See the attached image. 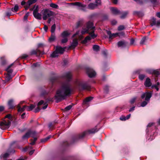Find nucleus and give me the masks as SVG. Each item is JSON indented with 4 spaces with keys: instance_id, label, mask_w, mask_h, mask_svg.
Returning <instances> with one entry per match:
<instances>
[{
    "instance_id": "nucleus-45",
    "label": "nucleus",
    "mask_w": 160,
    "mask_h": 160,
    "mask_svg": "<svg viewBox=\"0 0 160 160\" xmlns=\"http://www.w3.org/2000/svg\"><path fill=\"white\" fill-rule=\"evenodd\" d=\"M136 99H137V97H134L133 98H132V99H131L130 101L131 104H132L134 102H135Z\"/></svg>"
},
{
    "instance_id": "nucleus-37",
    "label": "nucleus",
    "mask_w": 160,
    "mask_h": 160,
    "mask_svg": "<svg viewBox=\"0 0 160 160\" xmlns=\"http://www.w3.org/2000/svg\"><path fill=\"white\" fill-rule=\"evenodd\" d=\"M18 9V7L17 5H15L14 8H12V11L13 12H17Z\"/></svg>"
},
{
    "instance_id": "nucleus-33",
    "label": "nucleus",
    "mask_w": 160,
    "mask_h": 160,
    "mask_svg": "<svg viewBox=\"0 0 160 160\" xmlns=\"http://www.w3.org/2000/svg\"><path fill=\"white\" fill-rule=\"evenodd\" d=\"M93 49L94 51L97 52L99 50V47L97 45H94L93 46Z\"/></svg>"
},
{
    "instance_id": "nucleus-17",
    "label": "nucleus",
    "mask_w": 160,
    "mask_h": 160,
    "mask_svg": "<svg viewBox=\"0 0 160 160\" xmlns=\"http://www.w3.org/2000/svg\"><path fill=\"white\" fill-rule=\"evenodd\" d=\"M111 11L114 15H118L121 14V12L116 8H112L110 9Z\"/></svg>"
},
{
    "instance_id": "nucleus-4",
    "label": "nucleus",
    "mask_w": 160,
    "mask_h": 160,
    "mask_svg": "<svg viewBox=\"0 0 160 160\" xmlns=\"http://www.w3.org/2000/svg\"><path fill=\"white\" fill-rule=\"evenodd\" d=\"M75 84L77 88L80 90H90V86L87 82L80 80H77L75 82Z\"/></svg>"
},
{
    "instance_id": "nucleus-27",
    "label": "nucleus",
    "mask_w": 160,
    "mask_h": 160,
    "mask_svg": "<svg viewBox=\"0 0 160 160\" xmlns=\"http://www.w3.org/2000/svg\"><path fill=\"white\" fill-rule=\"evenodd\" d=\"M38 52H40V51L38 49H37L36 50H32L30 53L31 55H36L37 54Z\"/></svg>"
},
{
    "instance_id": "nucleus-25",
    "label": "nucleus",
    "mask_w": 160,
    "mask_h": 160,
    "mask_svg": "<svg viewBox=\"0 0 160 160\" xmlns=\"http://www.w3.org/2000/svg\"><path fill=\"white\" fill-rule=\"evenodd\" d=\"M93 98L92 97H88L86 98L83 101V104H86L87 102L91 101Z\"/></svg>"
},
{
    "instance_id": "nucleus-5",
    "label": "nucleus",
    "mask_w": 160,
    "mask_h": 160,
    "mask_svg": "<svg viewBox=\"0 0 160 160\" xmlns=\"http://www.w3.org/2000/svg\"><path fill=\"white\" fill-rule=\"evenodd\" d=\"M152 93L151 92H146L143 93L142 94L141 98L142 99L145 98V101L141 103V107H144L147 105L148 102H149L150 100V98L152 96Z\"/></svg>"
},
{
    "instance_id": "nucleus-36",
    "label": "nucleus",
    "mask_w": 160,
    "mask_h": 160,
    "mask_svg": "<svg viewBox=\"0 0 160 160\" xmlns=\"http://www.w3.org/2000/svg\"><path fill=\"white\" fill-rule=\"evenodd\" d=\"M153 70L154 69H152L148 68L146 70V72L149 74H152Z\"/></svg>"
},
{
    "instance_id": "nucleus-52",
    "label": "nucleus",
    "mask_w": 160,
    "mask_h": 160,
    "mask_svg": "<svg viewBox=\"0 0 160 160\" xmlns=\"http://www.w3.org/2000/svg\"><path fill=\"white\" fill-rule=\"evenodd\" d=\"M120 119L121 121H125L126 120V118L125 116H122L120 118Z\"/></svg>"
},
{
    "instance_id": "nucleus-38",
    "label": "nucleus",
    "mask_w": 160,
    "mask_h": 160,
    "mask_svg": "<svg viewBox=\"0 0 160 160\" xmlns=\"http://www.w3.org/2000/svg\"><path fill=\"white\" fill-rule=\"evenodd\" d=\"M51 137V136H49L47 137V138H45L44 139H42L41 140V142H45L47 141H48V139H49Z\"/></svg>"
},
{
    "instance_id": "nucleus-32",
    "label": "nucleus",
    "mask_w": 160,
    "mask_h": 160,
    "mask_svg": "<svg viewBox=\"0 0 160 160\" xmlns=\"http://www.w3.org/2000/svg\"><path fill=\"white\" fill-rule=\"evenodd\" d=\"M128 14V12H123V13H121V12L120 14H122V15L121 16L120 18L122 19H123L125 18L127 15Z\"/></svg>"
},
{
    "instance_id": "nucleus-7",
    "label": "nucleus",
    "mask_w": 160,
    "mask_h": 160,
    "mask_svg": "<svg viewBox=\"0 0 160 160\" xmlns=\"http://www.w3.org/2000/svg\"><path fill=\"white\" fill-rule=\"evenodd\" d=\"M42 14L43 16V19L44 20H46L48 18L53 15V12L48 9H45L42 11Z\"/></svg>"
},
{
    "instance_id": "nucleus-23",
    "label": "nucleus",
    "mask_w": 160,
    "mask_h": 160,
    "mask_svg": "<svg viewBox=\"0 0 160 160\" xmlns=\"http://www.w3.org/2000/svg\"><path fill=\"white\" fill-rule=\"evenodd\" d=\"M70 33L67 31H64L61 34V36L62 38H67V37L69 35Z\"/></svg>"
},
{
    "instance_id": "nucleus-6",
    "label": "nucleus",
    "mask_w": 160,
    "mask_h": 160,
    "mask_svg": "<svg viewBox=\"0 0 160 160\" xmlns=\"http://www.w3.org/2000/svg\"><path fill=\"white\" fill-rule=\"evenodd\" d=\"M98 130L97 129L96 127H95L94 128L92 129L89 130L88 131H85L81 134L79 135L78 136V138H81L83 137L86 135L88 133L89 134H93L97 132Z\"/></svg>"
},
{
    "instance_id": "nucleus-22",
    "label": "nucleus",
    "mask_w": 160,
    "mask_h": 160,
    "mask_svg": "<svg viewBox=\"0 0 160 160\" xmlns=\"http://www.w3.org/2000/svg\"><path fill=\"white\" fill-rule=\"evenodd\" d=\"M97 4L91 3L88 5V8L90 9H93L97 7Z\"/></svg>"
},
{
    "instance_id": "nucleus-56",
    "label": "nucleus",
    "mask_w": 160,
    "mask_h": 160,
    "mask_svg": "<svg viewBox=\"0 0 160 160\" xmlns=\"http://www.w3.org/2000/svg\"><path fill=\"white\" fill-rule=\"evenodd\" d=\"M40 110V108L39 107H37L34 110V112H38Z\"/></svg>"
},
{
    "instance_id": "nucleus-54",
    "label": "nucleus",
    "mask_w": 160,
    "mask_h": 160,
    "mask_svg": "<svg viewBox=\"0 0 160 160\" xmlns=\"http://www.w3.org/2000/svg\"><path fill=\"white\" fill-rule=\"evenodd\" d=\"M82 24V22L80 21H79L78 22L76 26V28H78Z\"/></svg>"
},
{
    "instance_id": "nucleus-48",
    "label": "nucleus",
    "mask_w": 160,
    "mask_h": 160,
    "mask_svg": "<svg viewBox=\"0 0 160 160\" xmlns=\"http://www.w3.org/2000/svg\"><path fill=\"white\" fill-rule=\"evenodd\" d=\"M29 12H28L24 16V19L25 20H27V18L29 15Z\"/></svg>"
},
{
    "instance_id": "nucleus-47",
    "label": "nucleus",
    "mask_w": 160,
    "mask_h": 160,
    "mask_svg": "<svg viewBox=\"0 0 160 160\" xmlns=\"http://www.w3.org/2000/svg\"><path fill=\"white\" fill-rule=\"evenodd\" d=\"M38 6H37L33 10V14L37 13H38Z\"/></svg>"
},
{
    "instance_id": "nucleus-39",
    "label": "nucleus",
    "mask_w": 160,
    "mask_h": 160,
    "mask_svg": "<svg viewBox=\"0 0 160 160\" xmlns=\"http://www.w3.org/2000/svg\"><path fill=\"white\" fill-rule=\"evenodd\" d=\"M56 28V25L55 24H54L52 26L51 28V32L52 33H54L55 32Z\"/></svg>"
},
{
    "instance_id": "nucleus-13",
    "label": "nucleus",
    "mask_w": 160,
    "mask_h": 160,
    "mask_svg": "<svg viewBox=\"0 0 160 160\" xmlns=\"http://www.w3.org/2000/svg\"><path fill=\"white\" fill-rule=\"evenodd\" d=\"M151 20L152 22L151 25L152 26L155 25L158 27L160 26V20H158L156 22V19L154 18H152Z\"/></svg>"
},
{
    "instance_id": "nucleus-21",
    "label": "nucleus",
    "mask_w": 160,
    "mask_h": 160,
    "mask_svg": "<svg viewBox=\"0 0 160 160\" xmlns=\"http://www.w3.org/2000/svg\"><path fill=\"white\" fill-rule=\"evenodd\" d=\"M13 63H12L9 65L6 69V71L8 73L7 74H11L13 70L12 69H10L11 67L13 65Z\"/></svg>"
},
{
    "instance_id": "nucleus-62",
    "label": "nucleus",
    "mask_w": 160,
    "mask_h": 160,
    "mask_svg": "<svg viewBox=\"0 0 160 160\" xmlns=\"http://www.w3.org/2000/svg\"><path fill=\"white\" fill-rule=\"evenodd\" d=\"M117 21L115 20H112L111 22L112 24L113 25L116 24L117 23Z\"/></svg>"
},
{
    "instance_id": "nucleus-64",
    "label": "nucleus",
    "mask_w": 160,
    "mask_h": 160,
    "mask_svg": "<svg viewBox=\"0 0 160 160\" xmlns=\"http://www.w3.org/2000/svg\"><path fill=\"white\" fill-rule=\"evenodd\" d=\"M25 8V9L26 10H28L30 6H28V5H27V4H26L25 6H24Z\"/></svg>"
},
{
    "instance_id": "nucleus-29",
    "label": "nucleus",
    "mask_w": 160,
    "mask_h": 160,
    "mask_svg": "<svg viewBox=\"0 0 160 160\" xmlns=\"http://www.w3.org/2000/svg\"><path fill=\"white\" fill-rule=\"evenodd\" d=\"M133 14L135 15H137L139 17H141L143 15V13L142 12L136 11L133 12Z\"/></svg>"
},
{
    "instance_id": "nucleus-34",
    "label": "nucleus",
    "mask_w": 160,
    "mask_h": 160,
    "mask_svg": "<svg viewBox=\"0 0 160 160\" xmlns=\"http://www.w3.org/2000/svg\"><path fill=\"white\" fill-rule=\"evenodd\" d=\"M56 37L54 34H52L51 37L49 38V40L50 42L53 41L55 39Z\"/></svg>"
},
{
    "instance_id": "nucleus-9",
    "label": "nucleus",
    "mask_w": 160,
    "mask_h": 160,
    "mask_svg": "<svg viewBox=\"0 0 160 160\" xmlns=\"http://www.w3.org/2000/svg\"><path fill=\"white\" fill-rule=\"evenodd\" d=\"M106 31L107 34L109 36V38L110 39L115 37L117 36H123L124 34V33L123 32L120 33H116L112 34L111 32L109 31L106 30Z\"/></svg>"
},
{
    "instance_id": "nucleus-19",
    "label": "nucleus",
    "mask_w": 160,
    "mask_h": 160,
    "mask_svg": "<svg viewBox=\"0 0 160 160\" xmlns=\"http://www.w3.org/2000/svg\"><path fill=\"white\" fill-rule=\"evenodd\" d=\"M78 44V40L77 39H73L72 42L71 44V47L73 48H74Z\"/></svg>"
},
{
    "instance_id": "nucleus-12",
    "label": "nucleus",
    "mask_w": 160,
    "mask_h": 160,
    "mask_svg": "<svg viewBox=\"0 0 160 160\" xmlns=\"http://www.w3.org/2000/svg\"><path fill=\"white\" fill-rule=\"evenodd\" d=\"M72 76V74L71 72H68L65 73L63 74V77L67 81H69L71 79Z\"/></svg>"
},
{
    "instance_id": "nucleus-1",
    "label": "nucleus",
    "mask_w": 160,
    "mask_h": 160,
    "mask_svg": "<svg viewBox=\"0 0 160 160\" xmlns=\"http://www.w3.org/2000/svg\"><path fill=\"white\" fill-rule=\"evenodd\" d=\"M72 91L71 85L69 82L63 84L57 90L55 96L57 102L63 100L67 96H69Z\"/></svg>"
},
{
    "instance_id": "nucleus-51",
    "label": "nucleus",
    "mask_w": 160,
    "mask_h": 160,
    "mask_svg": "<svg viewBox=\"0 0 160 160\" xmlns=\"http://www.w3.org/2000/svg\"><path fill=\"white\" fill-rule=\"evenodd\" d=\"M37 140V138H34V140L33 141H32L30 143V144L31 145H34L35 143V142Z\"/></svg>"
},
{
    "instance_id": "nucleus-44",
    "label": "nucleus",
    "mask_w": 160,
    "mask_h": 160,
    "mask_svg": "<svg viewBox=\"0 0 160 160\" xmlns=\"http://www.w3.org/2000/svg\"><path fill=\"white\" fill-rule=\"evenodd\" d=\"M145 77V75L144 74H140L139 75V77L140 80H142Z\"/></svg>"
},
{
    "instance_id": "nucleus-50",
    "label": "nucleus",
    "mask_w": 160,
    "mask_h": 160,
    "mask_svg": "<svg viewBox=\"0 0 160 160\" xmlns=\"http://www.w3.org/2000/svg\"><path fill=\"white\" fill-rule=\"evenodd\" d=\"M9 155V154L8 153H6L3 155H2V156L3 158H6L8 157Z\"/></svg>"
},
{
    "instance_id": "nucleus-14",
    "label": "nucleus",
    "mask_w": 160,
    "mask_h": 160,
    "mask_svg": "<svg viewBox=\"0 0 160 160\" xmlns=\"http://www.w3.org/2000/svg\"><path fill=\"white\" fill-rule=\"evenodd\" d=\"M144 85L146 87H152V83L150 79L149 78H147L144 82Z\"/></svg>"
},
{
    "instance_id": "nucleus-3",
    "label": "nucleus",
    "mask_w": 160,
    "mask_h": 160,
    "mask_svg": "<svg viewBox=\"0 0 160 160\" xmlns=\"http://www.w3.org/2000/svg\"><path fill=\"white\" fill-rule=\"evenodd\" d=\"M12 117L10 114L7 115L4 119L0 122V128L2 130H5L9 128L10 125Z\"/></svg>"
},
{
    "instance_id": "nucleus-30",
    "label": "nucleus",
    "mask_w": 160,
    "mask_h": 160,
    "mask_svg": "<svg viewBox=\"0 0 160 160\" xmlns=\"http://www.w3.org/2000/svg\"><path fill=\"white\" fill-rule=\"evenodd\" d=\"M37 0H29L26 3L28 6H30L32 4L35 3Z\"/></svg>"
},
{
    "instance_id": "nucleus-55",
    "label": "nucleus",
    "mask_w": 160,
    "mask_h": 160,
    "mask_svg": "<svg viewBox=\"0 0 160 160\" xmlns=\"http://www.w3.org/2000/svg\"><path fill=\"white\" fill-rule=\"evenodd\" d=\"M102 54L105 57H106L107 54V51L106 50H104L102 52Z\"/></svg>"
},
{
    "instance_id": "nucleus-10",
    "label": "nucleus",
    "mask_w": 160,
    "mask_h": 160,
    "mask_svg": "<svg viewBox=\"0 0 160 160\" xmlns=\"http://www.w3.org/2000/svg\"><path fill=\"white\" fill-rule=\"evenodd\" d=\"M73 4L77 7L78 9L84 11H86V5L83 4L82 3L78 2H76L73 3Z\"/></svg>"
},
{
    "instance_id": "nucleus-43",
    "label": "nucleus",
    "mask_w": 160,
    "mask_h": 160,
    "mask_svg": "<svg viewBox=\"0 0 160 160\" xmlns=\"http://www.w3.org/2000/svg\"><path fill=\"white\" fill-rule=\"evenodd\" d=\"M125 29V27L123 25H120L118 28V31H121L124 30Z\"/></svg>"
},
{
    "instance_id": "nucleus-46",
    "label": "nucleus",
    "mask_w": 160,
    "mask_h": 160,
    "mask_svg": "<svg viewBox=\"0 0 160 160\" xmlns=\"http://www.w3.org/2000/svg\"><path fill=\"white\" fill-rule=\"evenodd\" d=\"M146 40V37H144L142 38L140 42V44H143L144 43V42H145Z\"/></svg>"
},
{
    "instance_id": "nucleus-60",
    "label": "nucleus",
    "mask_w": 160,
    "mask_h": 160,
    "mask_svg": "<svg viewBox=\"0 0 160 160\" xmlns=\"http://www.w3.org/2000/svg\"><path fill=\"white\" fill-rule=\"evenodd\" d=\"M104 89L106 92H107L108 91V86H105L104 88Z\"/></svg>"
},
{
    "instance_id": "nucleus-35",
    "label": "nucleus",
    "mask_w": 160,
    "mask_h": 160,
    "mask_svg": "<svg viewBox=\"0 0 160 160\" xmlns=\"http://www.w3.org/2000/svg\"><path fill=\"white\" fill-rule=\"evenodd\" d=\"M12 78L10 74H7L5 77V80L7 81H8Z\"/></svg>"
},
{
    "instance_id": "nucleus-40",
    "label": "nucleus",
    "mask_w": 160,
    "mask_h": 160,
    "mask_svg": "<svg viewBox=\"0 0 160 160\" xmlns=\"http://www.w3.org/2000/svg\"><path fill=\"white\" fill-rule=\"evenodd\" d=\"M150 1L154 6L158 4V2L157 0H150Z\"/></svg>"
},
{
    "instance_id": "nucleus-20",
    "label": "nucleus",
    "mask_w": 160,
    "mask_h": 160,
    "mask_svg": "<svg viewBox=\"0 0 160 160\" xmlns=\"http://www.w3.org/2000/svg\"><path fill=\"white\" fill-rule=\"evenodd\" d=\"M17 108H18V112H22L25 109L26 110L27 106L25 105L22 108H21L20 104H18L17 106Z\"/></svg>"
},
{
    "instance_id": "nucleus-42",
    "label": "nucleus",
    "mask_w": 160,
    "mask_h": 160,
    "mask_svg": "<svg viewBox=\"0 0 160 160\" xmlns=\"http://www.w3.org/2000/svg\"><path fill=\"white\" fill-rule=\"evenodd\" d=\"M50 6L54 8H57L58 7V6L57 5L53 3H51L50 4Z\"/></svg>"
},
{
    "instance_id": "nucleus-63",
    "label": "nucleus",
    "mask_w": 160,
    "mask_h": 160,
    "mask_svg": "<svg viewBox=\"0 0 160 160\" xmlns=\"http://www.w3.org/2000/svg\"><path fill=\"white\" fill-rule=\"evenodd\" d=\"M135 108V107L134 106L131 108L129 110V112H130L133 111L134 110Z\"/></svg>"
},
{
    "instance_id": "nucleus-41",
    "label": "nucleus",
    "mask_w": 160,
    "mask_h": 160,
    "mask_svg": "<svg viewBox=\"0 0 160 160\" xmlns=\"http://www.w3.org/2000/svg\"><path fill=\"white\" fill-rule=\"evenodd\" d=\"M63 38L62 39L61 42L62 43H64L67 42L68 41V39L67 38Z\"/></svg>"
},
{
    "instance_id": "nucleus-58",
    "label": "nucleus",
    "mask_w": 160,
    "mask_h": 160,
    "mask_svg": "<svg viewBox=\"0 0 160 160\" xmlns=\"http://www.w3.org/2000/svg\"><path fill=\"white\" fill-rule=\"evenodd\" d=\"M152 85H155L156 86V87H160V83L159 82H156V84H153Z\"/></svg>"
},
{
    "instance_id": "nucleus-61",
    "label": "nucleus",
    "mask_w": 160,
    "mask_h": 160,
    "mask_svg": "<svg viewBox=\"0 0 160 160\" xmlns=\"http://www.w3.org/2000/svg\"><path fill=\"white\" fill-rule=\"evenodd\" d=\"M137 2V3L139 4H142V1H140V0H133Z\"/></svg>"
},
{
    "instance_id": "nucleus-15",
    "label": "nucleus",
    "mask_w": 160,
    "mask_h": 160,
    "mask_svg": "<svg viewBox=\"0 0 160 160\" xmlns=\"http://www.w3.org/2000/svg\"><path fill=\"white\" fill-rule=\"evenodd\" d=\"M66 48L65 47L62 48L61 46H57L56 48V51H57L58 54H62L65 51Z\"/></svg>"
},
{
    "instance_id": "nucleus-2",
    "label": "nucleus",
    "mask_w": 160,
    "mask_h": 160,
    "mask_svg": "<svg viewBox=\"0 0 160 160\" xmlns=\"http://www.w3.org/2000/svg\"><path fill=\"white\" fill-rule=\"evenodd\" d=\"M95 27L93 26V23L91 22H88L85 26L82 28L81 31L82 34L85 33H88L89 35L86 37L82 41L83 43H86L88 41L92 39H94L97 37V35L94 33Z\"/></svg>"
},
{
    "instance_id": "nucleus-49",
    "label": "nucleus",
    "mask_w": 160,
    "mask_h": 160,
    "mask_svg": "<svg viewBox=\"0 0 160 160\" xmlns=\"http://www.w3.org/2000/svg\"><path fill=\"white\" fill-rule=\"evenodd\" d=\"M72 106L71 105H69L68 106H67V107H66L65 108V110L66 111H68V110H70L71 108H72Z\"/></svg>"
},
{
    "instance_id": "nucleus-8",
    "label": "nucleus",
    "mask_w": 160,
    "mask_h": 160,
    "mask_svg": "<svg viewBox=\"0 0 160 160\" xmlns=\"http://www.w3.org/2000/svg\"><path fill=\"white\" fill-rule=\"evenodd\" d=\"M36 135L37 133L35 131L29 130L22 137V138L23 139H26L28 138L30 136L34 138H35V137L36 136Z\"/></svg>"
},
{
    "instance_id": "nucleus-31",
    "label": "nucleus",
    "mask_w": 160,
    "mask_h": 160,
    "mask_svg": "<svg viewBox=\"0 0 160 160\" xmlns=\"http://www.w3.org/2000/svg\"><path fill=\"white\" fill-rule=\"evenodd\" d=\"M152 74L154 75L155 77H158L160 74L159 72L157 70H154Z\"/></svg>"
},
{
    "instance_id": "nucleus-28",
    "label": "nucleus",
    "mask_w": 160,
    "mask_h": 160,
    "mask_svg": "<svg viewBox=\"0 0 160 160\" xmlns=\"http://www.w3.org/2000/svg\"><path fill=\"white\" fill-rule=\"evenodd\" d=\"M36 106L31 104L30 106H27L26 110L28 111H31Z\"/></svg>"
},
{
    "instance_id": "nucleus-24",
    "label": "nucleus",
    "mask_w": 160,
    "mask_h": 160,
    "mask_svg": "<svg viewBox=\"0 0 160 160\" xmlns=\"http://www.w3.org/2000/svg\"><path fill=\"white\" fill-rule=\"evenodd\" d=\"M34 17L38 20L41 19V14L39 13H37L33 14Z\"/></svg>"
},
{
    "instance_id": "nucleus-26",
    "label": "nucleus",
    "mask_w": 160,
    "mask_h": 160,
    "mask_svg": "<svg viewBox=\"0 0 160 160\" xmlns=\"http://www.w3.org/2000/svg\"><path fill=\"white\" fill-rule=\"evenodd\" d=\"M58 53L56 51V49H55V50L51 54L50 56L52 58H55L58 57Z\"/></svg>"
},
{
    "instance_id": "nucleus-18",
    "label": "nucleus",
    "mask_w": 160,
    "mask_h": 160,
    "mask_svg": "<svg viewBox=\"0 0 160 160\" xmlns=\"http://www.w3.org/2000/svg\"><path fill=\"white\" fill-rule=\"evenodd\" d=\"M8 104L9 109H12L14 107V105L13 104V100L12 99L10 100L8 102Z\"/></svg>"
},
{
    "instance_id": "nucleus-11",
    "label": "nucleus",
    "mask_w": 160,
    "mask_h": 160,
    "mask_svg": "<svg viewBox=\"0 0 160 160\" xmlns=\"http://www.w3.org/2000/svg\"><path fill=\"white\" fill-rule=\"evenodd\" d=\"M86 72L90 78H93L95 77L96 75L95 71L92 68L88 67L86 68Z\"/></svg>"
},
{
    "instance_id": "nucleus-57",
    "label": "nucleus",
    "mask_w": 160,
    "mask_h": 160,
    "mask_svg": "<svg viewBox=\"0 0 160 160\" xmlns=\"http://www.w3.org/2000/svg\"><path fill=\"white\" fill-rule=\"evenodd\" d=\"M44 46V45L42 43H40L38 44V48H41L43 47Z\"/></svg>"
},
{
    "instance_id": "nucleus-59",
    "label": "nucleus",
    "mask_w": 160,
    "mask_h": 160,
    "mask_svg": "<svg viewBox=\"0 0 160 160\" xmlns=\"http://www.w3.org/2000/svg\"><path fill=\"white\" fill-rule=\"evenodd\" d=\"M44 103V101L43 100H41L40 101L38 104V106H39L42 105V104H43Z\"/></svg>"
},
{
    "instance_id": "nucleus-16",
    "label": "nucleus",
    "mask_w": 160,
    "mask_h": 160,
    "mask_svg": "<svg viewBox=\"0 0 160 160\" xmlns=\"http://www.w3.org/2000/svg\"><path fill=\"white\" fill-rule=\"evenodd\" d=\"M118 47L125 48L128 44V43L125 41H119L117 43Z\"/></svg>"
},
{
    "instance_id": "nucleus-53",
    "label": "nucleus",
    "mask_w": 160,
    "mask_h": 160,
    "mask_svg": "<svg viewBox=\"0 0 160 160\" xmlns=\"http://www.w3.org/2000/svg\"><path fill=\"white\" fill-rule=\"evenodd\" d=\"M159 88H160V87H156V86H155V85H152V88H155L156 89V90L157 91H158L159 90Z\"/></svg>"
}]
</instances>
